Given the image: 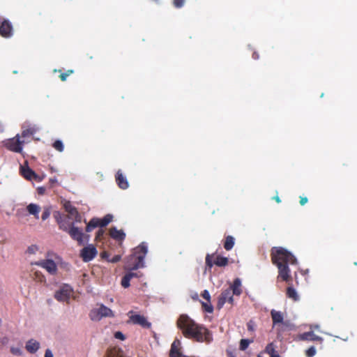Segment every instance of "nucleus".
I'll use <instances>...</instances> for the list:
<instances>
[{"label": "nucleus", "mask_w": 357, "mask_h": 357, "mask_svg": "<svg viewBox=\"0 0 357 357\" xmlns=\"http://www.w3.org/2000/svg\"><path fill=\"white\" fill-rule=\"evenodd\" d=\"M202 296L204 299L206 300V301H210L211 296L210 294H208V291H204V293L202 294Z\"/></svg>", "instance_id": "79ce46f5"}, {"label": "nucleus", "mask_w": 357, "mask_h": 357, "mask_svg": "<svg viewBox=\"0 0 357 357\" xmlns=\"http://www.w3.org/2000/svg\"><path fill=\"white\" fill-rule=\"evenodd\" d=\"M20 172L22 175L27 180L29 181H41L40 177L33 172L27 164V162H25L24 165L20 166Z\"/></svg>", "instance_id": "9d476101"}, {"label": "nucleus", "mask_w": 357, "mask_h": 357, "mask_svg": "<svg viewBox=\"0 0 357 357\" xmlns=\"http://www.w3.org/2000/svg\"><path fill=\"white\" fill-rule=\"evenodd\" d=\"M24 141L20 140V135L3 141L4 146L10 151L15 153H22Z\"/></svg>", "instance_id": "423d86ee"}, {"label": "nucleus", "mask_w": 357, "mask_h": 357, "mask_svg": "<svg viewBox=\"0 0 357 357\" xmlns=\"http://www.w3.org/2000/svg\"><path fill=\"white\" fill-rule=\"evenodd\" d=\"M248 328L249 331H253V326L252 325V321H250L248 324Z\"/></svg>", "instance_id": "49530a36"}, {"label": "nucleus", "mask_w": 357, "mask_h": 357, "mask_svg": "<svg viewBox=\"0 0 357 357\" xmlns=\"http://www.w3.org/2000/svg\"><path fill=\"white\" fill-rule=\"evenodd\" d=\"M12 351H13V354H18V353H20V350L19 349H13Z\"/></svg>", "instance_id": "8fccbe9b"}, {"label": "nucleus", "mask_w": 357, "mask_h": 357, "mask_svg": "<svg viewBox=\"0 0 357 357\" xmlns=\"http://www.w3.org/2000/svg\"><path fill=\"white\" fill-rule=\"evenodd\" d=\"M113 219V215L111 214H107L101 220L99 219V227H106L110 222H112Z\"/></svg>", "instance_id": "a878e982"}, {"label": "nucleus", "mask_w": 357, "mask_h": 357, "mask_svg": "<svg viewBox=\"0 0 357 357\" xmlns=\"http://www.w3.org/2000/svg\"><path fill=\"white\" fill-rule=\"evenodd\" d=\"M33 132L30 130H23L22 132V137H26L27 135H31Z\"/></svg>", "instance_id": "a18cd8bd"}, {"label": "nucleus", "mask_w": 357, "mask_h": 357, "mask_svg": "<svg viewBox=\"0 0 357 357\" xmlns=\"http://www.w3.org/2000/svg\"><path fill=\"white\" fill-rule=\"evenodd\" d=\"M59 290H73V288L70 287L69 285L65 284L62 287H60Z\"/></svg>", "instance_id": "37998d69"}, {"label": "nucleus", "mask_w": 357, "mask_h": 357, "mask_svg": "<svg viewBox=\"0 0 357 357\" xmlns=\"http://www.w3.org/2000/svg\"><path fill=\"white\" fill-rule=\"evenodd\" d=\"M180 345L179 340H175L171 347L170 357H185L181 352H179L178 346Z\"/></svg>", "instance_id": "6ab92c4d"}, {"label": "nucleus", "mask_w": 357, "mask_h": 357, "mask_svg": "<svg viewBox=\"0 0 357 357\" xmlns=\"http://www.w3.org/2000/svg\"><path fill=\"white\" fill-rule=\"evenodd\" d=\"M74 293L75 291H55L54 296L59 302L68 303L71 298L76 299L77 296Z\"/></svg>", "instance_id": "f8f14e48"}, {"label": "nucleus", "mask_w": 357, "mask_h": 357, "mask_svg": "<svg viewBox=\"0 0 357 357\" xmlns=\"http://www.w3.org/2000/svg\"><path fill=\"white\" fill-rule=\"evenodd\" d=\"M109 234L111 237L116 241H123L126 237V234L121 229L119 230L116 227L110 229Z\"/></svg>", "instance_id": "dca6fc26"}, {"label": "nucleus", "mask_w": 357, "mask_h": 357, "mask_svg": "<svg viewBox=\"0 0 357 357\" xmlns=\"http://www.w3.org/2000/svg\"><path fill=\"white\" fill-rule=\"evenodd\" d=\"M214 264L220 267L225 266L228 264V258L222 256H218L214 261Z\"/></svg>", "instance_id": "393cba45"}, {"label": "nucleus", "mask_w": 357, "mask_h": 357, "mask_svg": "<svg viewBox=\"0 0 357 357\" xmlns=\"http://www.w3.org/2000/svg\"><path fill=\"white\" fill-rule=\"evenodd\" d=\"M206 264L209 267L211 268L213 265L211 257L210 255H207L206 257Z\"/></svg>", "instance_id": "4c0bfd02"}, {"label": "nucleus", "mask_w": 357, "mask_h": 357, "mask_svg": "<svg viewBox=\"0 0 357 357\" xmlns=\"http://www.w3.org/2000/svg\"><path fill=\"white\" fill-rule=\"evenodd\" d=\"M53 147L59 152H62L64 149L63 142L61 140L55 141L53 144Z\"/></svg>", "instance_id": "2f4dec72"}, {"label": "nucleus", "mask_w": 357, "mask_h": 357, "mask_svg": "<svg viewBox=\"0 0 357 357\" xmlns=\"http://www.w3.org/2000/svg\"><path fill=\"white\" fill-rule=\"evenodd\" d=\"M70 237L77 241L79 245H83L86 241L89 240V236L83 233L82 230L77 227H75L74 224L67 230Z\"/></svg>", "instance_id": "0eeeda50"}, {"label": "nucleus", "mask_w": 357, "mask_h": 357, "mask_svg": "<svg viewBox=\"0 0 357 357\" xmlns=\"http://www.w3.org/2000/svg\"><path fill=\"white\" fill-rule=\"evenodd\" d=\"M97 255V250L93 245L84 247L81 251V256L85 262L91 261Z\"/></svg>", "instance_id": "9b49d317"}, {"label": "nucleus", "mask_w": 357, "mask_h": 357, "mask_svg": "<svg viewBox=\"0 0 357 357\" xmlns=\"http://www.w3.org/2000/svg\"><path fill=\"white\" fill-rule=\"evenodd\" d=\"M241 286V280L239 278L235 279L233 284L230 286V290H238Z\"/></svg>", "instance_id": "7c9ffc66"}, {"label": "nucleus", "mask_w": 357, "mask_h": 357, "mask_svg": "<svg viewBox=\"0 0 357 357\" xmlns=\"http://www.w3.org/2000/svg\"><path fill=\"white\" fill-rule=\"evenodd\" d=\"M114 337L116 339H119L121 340H125V335L120 331H117L114 333Z\"/></svg>", "instance_id": "58836bf2"}, {"label": "nucleus", "mask_w": 357, "mask_h": 357, "mask_svg": "<svg viewBox=\"0 0 357 357\" xmlns=\"http://www.w3.org/2000/svg\"><path fill=\"white\" fill-rule=\"evenodd\" d=\"M40 348L39 342L31 339L26 344V349L31 354L36 353Z\"/></svg>", "instance_id": "a211bd4d"}, {"label": "nucleus", "mask_w": 357, "mask_h": 357, "mask_svg": "<svg viewBox=\"0 0 357 357\" xmlns=\"http://www.w3.org/2000/svg\"><path fill=\"white\" fill-rule=\"evenodd\" d=\"M89 317L93 321H98L103 317H113V312L104 305H100L99 308L93 309L90 312Z\"/></svg>", "instance_id": "39448f33"}, {"label": "nucleus", "mask_w": 357, "mask_h": 357, "mask_svg": "<svg viewBox=\"0 0 357 357\" xmlns=\"http://www.w3.org/2000/svg\"><path fill=\"white\" fill-rule=\"evenodd\" d=\"M250 342L251 341L248 339H242L240 342V346H239L240 349L241 351H245L248 347Z\"/></svg>", "instance_id": "c756f323"}, {"label": "nucleus", "mask_w": 357, "mask_h": 357, "mask_svg": "<svg viewBox=\"0 0 357 357\" xmlns=\"http://www.w3.org/2000/svg\"><path fill=\"white\" fill-rule=\"evenodd\" d=\"M185 0H173V4L176 8H181L183 6Z\"/></svg>", "instance_id": "f704fd0d"}, {"label": "nucleus", "mask_w": 357, "mask_h": 357, "mask_svg": "<svg viewBox=\"0 0 357 357\" xmlns=\"http://www.w3.org/2000/svg\"><path fill=\"white\" fill-rule=\"evenodd\" d=\"M197 296H198L197 294H195L194 296H192V298L193 299H196L197 298Z\"/></svg>", "instance_id": "603ef678"}, {"label": "nucleus", "mask_w": 357, "mask_h": 357, "mask_svg": "<svg viewBox=\"0 0 357 357\" xmlns=\"http://www.w3.org/2000/svg\"><path fill=\"white\" fill-rule=\"evenodd\" d=\"M52 254L47 252L45 259L37 261L32 264L38 266L45 269L50 275H56L57 273L58 268L56 263L52 258Z\"/></svg>", "instance_id": "20e7f679"}, {"label": "nucleus", "mask_w": 357, "mask_h": 357, "mask_svg": "<svg viewBox=\"0 0 357 357\" xmlns=\"http://www.w3.org/2000/svg\"><path fill=\"white\" fill-rule=\"evenodd\" d=\"M252 58H253L254 59H259V55L257 54V52H254V53H253V54H252Z\"/></svg>", "instance_id": "09e8293b"}, {"label": "nucleus", "mask_w": 357, "mask_h": 357, "mask_svg": "<svg viewBox=\"0 0 357 357\" xmlns=\"http://www.w3.org/2000/svg\"><path fill=\"white\" fill-rule=\"evenodd\" d=\"M234 243V238L231 236H227L224 243V248L226 250H231L233 248Z\"/></svg>", "instance_id": "b1692460"}, {"label": "nucleus", "mask_w": 357, "mask_h": 357, "mask_svg": "<svg viewBox=\"0 0 357 357\" xmlns=\"http://www.w3.org/2000/svg\"><path fill=\"white\" fill-rule=\"evenodd\" d=\"M287 296L293 300V301H299V296L298 294V291H287Z\"/></svg>", "instance_id": "bb28decb"}, {"label": "nucleus", "mask_w": 357, "mask_h": 357, "mask_svg": "<svg viewBox=\"0 0 357 357\" xmlns=\"http://www.w3.org/2000/svg\"><path fill=\"white\" fill-rule=\"evenodd\" d=\"M241 292V291H225V292H222L218 298L217 307L218 309H221L226 302H228L229 303H230L231 305L233 303V296L234 294L239 296Z\"/></svg>", "instance_id": "1a4fd4ad"}, {"label": "nucleus", "mask_w": 357, "mask_h": 357, "mask_svg": "<svg viewBox=\"0 0 357 357\" xmlns=\"http://www.w3.org/2000/svg\"><path fill=\"white\" fill-rule=\"evenodd\" d=\"M112 356H112V357H116V356L114 355V354H112ZM116 357H122V356H121V354H117V356H116Z\"/></svg>", "instance_id": "3c124183"}, {"label": "nucleus", "mask_w": 357, "mask_h": 357, "mask_svg": "<svg viewBox=\"0 0 357 357\" xmlns=\"http://www.w3.org/2000/svg\"><path fill=\"white\" fill-rule=\"evenodd\" d=\"M54 216L59 229L64 231L69 230V228L72 226V224H74V222H70V218H69L68 216L64 215L60 212H56L54 214Z\"/></svg>", "instance_id": "6e6552de"}, {"label": "nucleus", "mask_w": 357, "mask_h": 357, "mask_svg": "<svg viewBox=\"0 0 357 357\" xmlns=\"http://www.w3.org/2000/svg\"><path fill=\"white\" fill-rule=\"evenodd\" d=\"M116 181L118 186L122 190H126L129 187L127 178L123 174L121 170H119L116 174Z\"/></svg>", "instance_id": "2eb2a0df"}, {"label": "nucleus", "mask_w": 357, "mask_h": 357, "mask_svg": "<svg viewBox=\"0 0 357 357\" xmlns=\"http://www.w3.org/2000/svg\"><path fill=\"white\" fill-rule=\"evenodd\" d=\"M70 219L73 220L75 222H80L82 221V217L79 212Z\"/></svg>", "instance_id": "ea45409f"}, {"label": "nucleus", "mask_w": 357, "mask_h": 357, "mask_svg": "<svg viewBox=\"0 0 357 357\" xmlns=\"http://www.w3.org/2000/svg\"><path fill=\"white\" fill-rule=\"evenodd\" d=\"M271 344H270V356L271 357H280L278 351H275L273 348H271Z\"/></svg>", "instance_id": "e433bc0d"}, {"label": "nucleus", "mask_w": 357, "mask_h": 357, "mask_svg": "<svg viewBox=\"0 0 357 357\" xmlns=\"http://www.w3.org/2000/svg\"><path fill=\"white\" fill-rule=\"evenodd\" d=\"M63 208L65 211L68 213L67 216H68L69 218H73V216L78 213L77 208L73 206L70 202H65L63 204Z\"/></svg>", "instance_id": "412c9836"}, {"label": "nucleus", "mask_w": 357, "mask_h": 357, "mask_svg": "<svg viewBox=\"0 0 357 357\" xmlns=\"http://www.w3.org/2000/svg\"><path fill=\"white\" fill-rule=\"evenodd\" d=\"M177 327L182 331L183 335L197 342H210L212 340L211 332L199 325L186 314H181L176 322Z\"/></svg>", "instance_id": "f257e3e1"}, {"label": "nucleus", "mask_w": 357, "mask_h": 357, "mask_svg": "<svg viewBox=\"0 0 357 357\" xmlns=\"http://www.w3.org/2000/svg\"><path fill=\"white\" fill-rule=\"evenodd\" d=\"M0 35L4 38L13 36V26L7 20H3L0 24Z\"/></svg>", "instance_id": "ddd939ff"}, {"label": "nucleus", "mask_w": 357, "mask_h": 357, "mask_svg": "<svg viewBox=\"0 0 357 357\" xmlns=\"http://www.w3.org/2000/svg\"><path fill=\"white\" fill-rule=\"evenodd\" d=\"M316 354V348L314 347H310L305 351V354L307 357H312Z\"/></svg>", "instance_id": "473e14b6"}, {"label": "nucleus", "mask_w": 357, "mask_h": 357, "mask_svg": "<svg viewBox=\"0 0 357 357\" xmlns=\"http://www.w3.org/2000/svg\"><path fill=\"white\" fill-rule=\"evenodd\" d=\"M148 252V245L146 243H142L134 249L133 254L129 257L126 264V268L130 271L144 268L145 266L144 259Z\"/></svg>", "instance_id": "f03ea898"}, {"label": "nucleus", "mask_w": 357, "mask_h": 357, "mask_svg": "<svg viewBox=\"0 0 357 357\" xmlns=\"http://www.w3.org/2000/svg\"><path fill=\"white\" fill-rule=\"evenodd\" d=\"M301 340L310 341H319L321 343L324 339L320 336L316 335L313 332H307L301 335Z\"/></svg>", "instance_id": "f3484780"}, {"label": "nucleus", "mask_w": 357, "mask_h": 357, "mask_svg": "<svg viewBox=\"0 0 357 357\" xmlns=\"http://www.w3.org/2000/svg\"><path fill=\"white\" fill-rule=\"evenodd\" d=\"M135 276H136V274L132 272L126 274V275L121 280L122 287L124 289L129 287L130 279Z\"/></svg>", "instance_id": "4be33fe9"}, {"label": "nucleus", "mask_w": 357, "mask_h": 357, "mask_svg": "<svg viewBox=\"0 0 357 357\" xmlns=\"http://www.w3.org/2000/svg\"><path fill=\"white\" fill-rule=\"evenodd\" d=\"M273 320V330H275L278 336L285 331H291L293 325L290 320L286 319V313L272 309L270 312Z\"/></svg>", "instance_id": "7ed1b4c3"}, {"label": "nucleus", "mask_w": 357, "mask_h": 357, "mask_svg": "<svg viewBox=\"0 0 357 357\" xmlns=\"http://www.w3.org/2000/svg\"><path fill=\"white\" fill-rule=\"evenodd\" d=\"M26 209L30 215H33L36 219H38L39 213L40 211V207L39 205L31 203L26 206Z\"/></svg>", "instance_id": "aec40b11"}, {"label": "nucleus", "mask_w": 357, "mask_h": 357, "mask_svg": "<svg viewBox=\"0 0 357 357\" xmlns=\"http://www.w3.org/2000/svg\"><path fill=\"white\" fill-rule=\"evenodd\" d=\"M50 213H51V212H50V208H45L44 209V211L43 212V214H42V216H41L42 220H46L50 217Z\"/></svg>", "instance_id": "72a5a7b5"}, {"label": "nucleus", "mask_w": 357, "mask_h": 357, "mask_svg": "<svg viewBox=\"0 0 357 357\" xmlns=\"http://www.w3.org/2000/svg\"><path fill=\"white\" fill-rule=\"evenodd\" d=\"M257 357H263V356H262V354H258Z\"/></svg>", "instance_id": "5fc2aeb1"}, {"label": "nucleus", "mask_w": 357, "mask_h": 357, "mask_svg": "<svg viewBox=\"0 0 357 357\" xmlns=\"http://www.w3.org/2000/svg\"><path fill=\"white\" fill-rule=\"evenodd\" d=\"M130 321L134 324H138L144 328H150L151 323H149L146 319L139 314H132L130 317Z\"/></svg>", "instance_id": "4468645a"}, {"label": "nucleus", "mask_w": 357, "mask_h": 357, "mask_svg": "<svg viewBox=\"0 0 357 357\" xmlns=\"http://www.w3.org/2000/svg\"><path fill=\"white\" fill-rule=\"evenodd\" d=\"M38 250L39 247L36 244H33L27 248L26 253L29 255H36Z\"/></svg>", "instance_id": "cd10ccee"}, {"label": "nucleus", "mask_w": 357, "mask_h": 357, "mask_svg": "<svg viewBox=\"0 0 357 357\" xmlns=\"http://www.w3.org/2000/svg\"><path fill=\"white\" fill-rule=\"evenodd\" d=\"M104 234V231L102 230V229H100L98 231V234H97V237H100L102 235H103Z\"/></svg>", "instance_id": "de8ad7c7"}, {"label": "nucleus", "mask_w": 357, "mask_h": 357, "mask_svg": "<svg viewBox=\"0 0 357 357\" xmlns=\"http://www.w3.org/2000/svg\"><path fill=\"white\" fill-rule=\"evenodd\" d=\"M121 258V257L120 255H115L112 258L109 259L108 261L112 262V263H116L119 261H120Z\"/></svg>", "instance_id": "a19ab883"}, {"label": "nucleus", "mask_w": 357, "mask_h": 357, "mask_svg": "<svg viewBox=\"0 0 357 357\" xmlns=\"http://www.w3.org/2000/svg\"><path fill=\"white\" fill-rule=\"evenodd\" d=\"M202 307L204 308V310L206 312H207L208 313L213 312V307L212 305L211 304V301L202 302Z\"/></svg>", "instance_id": "c85d7f7f"}, {"label": "nucleus", "mask_w": 357, "mask_h": 357, "mask_svg": "<svg viewBox=\"0 0 357 357\" xmlns=\"http://www.w3.org/2000/svg\"><path fill=\"white\" fill-rule=\"evenodd\" d=\"M99 227V219L96 218H92L86 227V231L90 232L94 228Z\"/></svg>", "instance_id": "5701e85b"}, {"label": "nucleus", "mask_w": 357, "mask_h": 357, "mask_svg": "<svg viewBox=\"0 0 357 357\" xmlns=\"http://www.w3.org/2000/svg\"><path fill=\"white\" fill-rule=\"evenodd\" d=\"M45 357H54L53 354L50 349H46L45 353Z\"/></svg>", "instance_id": "c03bdc74"}, {"label": "nucleus", "mask_w": 357, "mask_h": 357, "mask_svg": "<svg viewBox=\"0 0 357 357\" xmlns=\"http://www.w3.org/2000/svg\"><path fill=\"white\" fill-rule=\"evenodd\" d=\"M73 70H68L67 73H61V75H60V78L62 81H66L67 77L71 74L73 73Z\"/></svg>", "instance_id": "c9c22d12"}, {"label": "nucleus", "mask_w": 357, "mask_h": 357, "mask_svg": "<svg viewBox=\"0 0 357 357\" xmlns=\"http://www.w3.org/2000/svg\"><path fill=\"white\" fill-rule=\"evenodd\" d=\"M264 352H268V346H266L264 349Z\"/></svg>", "instance_id": "864d4df0"}]
</instances>
